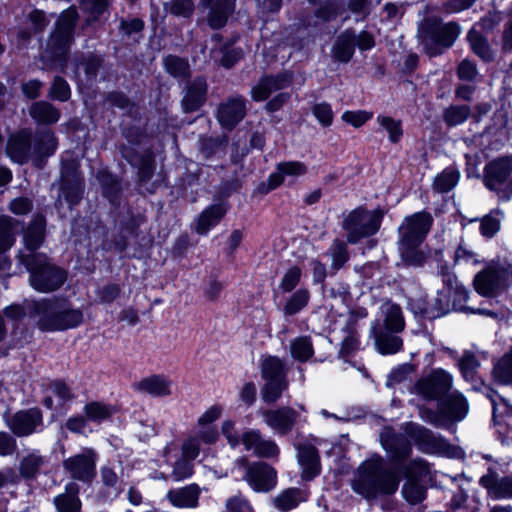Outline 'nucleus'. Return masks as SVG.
I'll return each instance as SVG.
<instances>
[{"label":"nucleus","mask_w":512,"mask_h":512,"mask_svg":"<svg viewBox=\"0 0 512 512\" xmlns=\"http://www.w3.org/2000/svg\"><path fill=\"white\" fill-rule=\"evenodd\" d=\"M30 317L42 331H65L79 327L84 321L83 310L68 299L43 298L30 306Z\"/></svg>","instance_id":"1"},{"label":"nucleus","mask_w":512,"mask_h":512,"mask_svg":"<svg viewBox=\"0 0 512 512\" xmlns=\"http://www.w3.org/2000/svg\"><path fill=\"white\" fill-rule=\"evenodd\" d=\"M399 487V478L389 470L382 457L376 456L364 461L352 481V489L366 499L380 494H394Z\"/></svg>","instance_id":"2"},{"label":"nucleus","mask_w":512,"mask_h":512,"mask_svg":"<svg viewBox=\"0 0 512 512\" xmlns=\"http://www.w3.org/2000/svg\"><path fill=\"white\" fill-rule=\"evenodd\" d=\"M433 223L427 212H417L407 216L399 227V250L402 258L410 265L421 266L427 254L420 248Z\"/></svg>","instance_id":"3"},{"label":"nucleus","mask_w":512,"mask_h":512,"mask_svg":"<svg viewBox=\"0 0 512 512\" xmlns=\"http://www.w3.org/2000/svg\"><path fill=\"white\" fill-rule=\"evenodd\" d=\"M380 440L385 451L390 455V460L407 480L420 481L428 476V464L420 458L413 459L402 464L411 454L412 448L409 441L400 434H396L391 428H384L380 434Z\"/></svg>","instance_id":"4"},{"label":"nucleus","mask_w":512,"mask_h":512,"mask_svg":"<svg viewBox=\"0 0 512 512\" xmlns=\"http://www.w3.org/2000/svg\"><path fill=\"white\" fill-rule=\"evenodd\" d=\"M18 259L30 273L31 286L39 292L56 291L66 281V272L50 263L47 256L42 253L25 254L20 252Z\"/></svg>","instance_id":"5"},{"label":"nucleus","mask_w":512,"mask_h":512,"mask_svg":"<svg viewBox=\"0 0 512 512\" xmlns=\"http://www.w3.org/2000/svg\"><path fill=\"white\" fill-rule=\"evenodd\" d=\"M460 34V27L454 23L441 24L426 19L420 26L419 35L425 52L433 57L451 47Z\"/></svg>","instance_id":"6"},{"label":"nucleus","mask_w":512,"mask_h":512,"mask_svg":"<svg viewBox=\"0 0 512 512\" xmlns=\"http://www.w3.org/2000/svg\"><path fill=\"white\" fill-rule=\"evenodd\" d=\"M383 213L380 210L357 208L343 221V229L347 233V241L357 244L363 238L374 235L380 228Z\"/></svg>","instance_id":"7"},{"label":"nucleus","mask_w":512,"mask_h":512,"mask_svg":"<svg viewBox=\"0 0 512 512\" xmlns=\"http://www.w3.org/2000/svg\"><path fill=\"white\" fill-rule=\"evenodd\" d=\"M485 186L501 200L512 197V158H499L488 163L484 171Z\"/></svg>","instance_id":"8"},{"label":"nucleus","mask_w":512,"mask_h":512,"mask_svg":"<svg viewBox=\"0 0 512 512\" xmlns=\"http://www.w3.org/2000/svg\"><path fill=\"white\" fill-rule=\"evenodd\" d=\"M77 19L75 8L64 11L57 23L54 32L47 43V52L53 59H60L66 56L72 43V33Z\"/></svg>","instance_id":"9"},{"label":"nucleus","mask_w":512,"mask_h":512,"mask_svg":"<svg viewBox=\"0 0 512 512\" xmlns=\"http://www.w3.org/2000/svg\"><path fill=\"white\" fill-rule=\"evenodd\" d=\"M453 386V376L442 368H435L415 384L416 393L427 400H439L448 394Z\"/></svg>","instance_id":"10"},{"label":"nucleus","mask_w":512,"mask_h":512,"mask_svg":"<svg viewBox=\"0 0 512 512\" xmlns=\"http://www.w3.org/2000/svg\"><path fill=\"white\" fill-rule=\"evenodd\" d=\"M468 412V403L458 392L444 397L439 403L437 413L429 412L424 418L435 426L444 425V420H462Z\"/></svg>","instance_id":"11"},{"label":"nucleus","mask_w":512,"mask_h":512,"mask_svg":"<svg viewBox=\"0 0 512 512\" xmlns=\"http://www.w3.org/2000/svg\"><path fill=\"white\" fill-rule=\"evenodd\" d=\"M97 453L91 448H84L80 453L63 461V468L71 478L90 482L96 475Z\"/></svg>","instance_id":"12"},{"label":"nucleus","mask_w":512,"mask_h":512,"mask_svg":"<svg viewBox=\"0 0 512 512\" xmlns=\"http://www.w3.org/2000/svg\"><path fill=\"white\" fill-rule=\"evenodd\" d=\"M6 425L18 437L29 436L43 428V415L40 409L20 410L11 416H5Z\"/></svg>","instance_id":"13"},{"label":"nucleus","mask_w":512,"mask_h":512,"mask_svg":"<svg viewBox=\"0 0 512 512\" xmlns=\"http://www.w3.org/2000/svg\"><path fill=\"white\" fill-rule=\"evenodd\" d=\"M508 271L499 265H490L476 274L475 290L482 296H495L506 285Z\"/></svg>","instance_id":"14"},{"label":"nucleus","mask_w":512,"mask_h":512,"mask_svg":"<svg viewBox=\"0 0 512 512\" xmlns=\"http://www.w3.org/2000/svg\"><path fill=\"white\" fill-rule=\"evenodd\" d=\"M260 414L264 423L279 436L289 434L293 430L299 416L296 410L287 406L262 410Z\"/></svg>","instance_id":"15"},{"label":"nucleus","mask_w":512,"mask_h":512,"mask_svg":"<svg viewBox=\"0 0 512 512\" xmlns=\"http://www.w3.org/2000/svg\"><path fill=\"white\" fill-rule=\"evenodd\" d=\"M244 479L256 492H269L277 483L276 471L263 462L248 465Z\"/></svg>","instance_id":"16"},{"label":"nucleus","mask_w":512,"mask_h":512,"mask_svg":"<svg viewBox=\"0 0 512 512\" xmlns=\"http://www.w3.org/2000/svg\"><path fill=\"white\" fill-rule=\"evenodd\" d=\"M6 155L18 164H24L33 158L32 132L22 129L11 134L6 144Z\"/></svg>","instance_id":"17"},{"label":"nucleus","mask_w":512,"mask_h":512,"mask_svg":"<svg viewBox=\"0 0 512 512\" xmlns=\"http://www.w3.org/2000/svg\"><path fill=\"white\" fill-rule=\"evenodd\" d=\"M247 100L242 96L228 98L220 104L217 119L222 127L233 129L246 115Z\"/></svg>","instance_id":"18"},{"label":"nucleus","mask_w":512,"mask_h":512,"mask_svg":"<svg viewBox=\"0 0 512 512\" xmlns=\"http://www.w3.org/2000/svg\"><path fill=\"white\" fill-rule=\"evenodd\" d=\"M292 83V75L283 72L275 76L262 77L251 89V98L256 102L267 100L273 92L285 89Z\"/></svg>","instance_id":"19"},{"label":"nucleus","mask_w":512,"mask_h":512,"mask_svg":"<svg viewBox=\"0 0 512 512\" xmlns=\"http://www.w3.org/2000/svg\"><path fill=\"white\" fill-rule=\"evenodd\" d=\"M222 433L231 447L235 448L242 443L245 450H252L254 453L263 439L260 431L256 429L247 430L240 436L235 429V423L231 420L222 423Z\"/></svg>","instance_id":"20"},{"label":"nucleus","mask_w":512,"mask_h":512,"mask_svg":"<svg viewBox=\"0 0 512 512\" xmlns=\"http://www.w3.org/2000/svg\"><path fill=\"white\" fill-rule=\"evenodd\" d=\"M134 389L153 397H166L172 393V381L164 375H151L134 383Z\"/></svg>","instance_id":"21"},{"label":"nucleus","mask_w":512,"mask_h":512,"mask_svg":"<svg viewBox=\"0 0 512 512\" xmlns=\"http://www.w3.org/2000/svg\"><path fill=\"white\" fill-rule=\"evenodd\" d=\"M16 223L8 216H0V271L10 268V261L5 254L15 242Z\"/></svg>","instance_id":"22"},{"label":"nucleus","mask_w":512,"mask_h":512,"mask_svg":"<svg viewBox=\"0 0 512 512\" xmlns=\"http://www.w3.org/2000/svg\"><path fill=\"white\" fill-rule=\"evenodd\" d=\"M377 350L383 355L395 354L402 350L403 340L396 333L384 330L379 323L372 326Z\"/></svg>","instance_id":"23"},{"label":"nucleus","mask_w":512,"mask_h":512,"mask_svg":"<svg viewBox=\"0 0 512 512\" xmlns=\"http://www.w3.org/2000/svg\"><path fill=\"white\" fill-rule=\"evenodd\" d=\"M202 4L209 8V25L218 29L225 25L228 16L234 9L233 0H201Z\"/></svg>","instance_id":"24"},{"label":"nucleus","mask_w":512,"mask_h":512,"mask_svg":"<svg viewBox=\"0 0 512 512\" xmlns=\"http://www.w3.org/2000/svg\"><path fill=\"white\" fill-rule=\"evenodd\" d=\"M379 313L383 318V329L399 333L404 330L405 321L401 307L392 301L381 304Z\"/></svg>","instance_id":"25"},{"label":"nucleus","mask_w":512,"mask_h":512,"mask_svg":"<svg viewBox=\"0 0 512 512\" xmlns=\"http://www.w3.org/2000/svg\"><path fill=\"white\" fill-rule=\"evenodd\" d=\"M410 434L420 448L426 452H435L447 446L444 438L420 425H412Z\"/></svg>","instance_id":"26"},{"label":"nucleus","mask_w":512,"mask_h":512,"mask_svg":"<svg viewBox=\"0 0 512 512\" xmlns=\"http://www.w3.org/2000/svg\"><path fill=\"white\" fill-rule=\"evenodd\" d=\"M307 172V167L299 161L281 162L276 167V172L269 176V189H275L281 185L286 177H299Z\"/></svg>","instance_id":"27"},{"label":"nucleus","mask_w":512,"mask_h":512,"mask_svg":"<svg viewBox=\"0 0 512 512\" xmlns=\"http://www.w3.org/2000/svg\"><path fill=\"white\" fill-rule=\"evenodd\" d=\"M207 92L206 80L197 77L187 88L186 94L182 100L183 108L186 112L198 110L205 102Z\"/></svg>","instance_id":"28"},{"label":"nucleus","mask_w":512,"mask_h":512,"mask_svg":"<svg viewBox=\"0 0 512 512\" xmlns=\"http://www.w3.org/2000/svg\"><path fill=\"white\" fill-rule=\"evenodd\" d=\"M480 484L494 499H512V477L497 479L494 475L487 474L480 478Z\"/></svg>","instance_id":"29"},{"label":"nucleus","mask_w":512,"mask_h":512,"mask_svg":"<svg viewBox=\"0 0 512 512\" xmlns=\"http://www.w3.org/2000/svg\"><path fill=\"white\" fill-rule=\"evenodd\" d=\"M200 490L196 484L172 489L167 493L170 503L178 508H195L198 505Z\"/></svg>","instance_id":"30"},{"label":"nucleus","mask_w":512,"mask_h":512,"mask_svg":"<svg viewBox=\"0 0 512 512\" xmlns=\"http://www.w3.org/2000/svg\"><path fill=\"white\" fill-rule=\"evenodd\" d=\"M33 158L41 161L45 157H49L57 149V139L51 130H41L35 134L32 141Z\"/></svg>","instance_id":"31"},{"label":"nucleus","mask_w":512,"mask_h":512,"mask_svg":"<svg viewBox=\"0 0 512 512\" xmlns=\"http://www.w3.org/2000/svg\"><path fill=\"white\" fill-rule=\"evenodd\" d=\"M227 209L223 204H214L204 209L198 216L195 231L198 234H207L215 227L226 214Z\"/></svg>","instance_id":"32"},{"label":"nucleus","mask_w":512,"mask_h":512,"mask_svg":"<svg viewBox=\"0 0 512 512\" xmlns=\"http://www.w3.org/2000/svg\"><path fill=\"white\" fill-rule=\"evenodd\" d=\"M298 461L303 469L304 479L310 480L319 473V455L312 445H301L298 448Z\"/></svg>","instance_id":"33"},{"label":"nucleus","mask_w":512,"mask_h":512,"mask_svg":"<svg viewBox=\"0 0 512 512\" xmlns=\"http://www.w3.org/2000/svg\"><path fill=\"white\" fill-rule=\"evenodd\" d=\"M79 486L70 482L65 486V491L54 498L57 512H80L81 502L78 497Z\"/></svg>","instance_id":"34"},{"label":"nucleus","mask_w":512,"mask_h":512,"mask_svg":"<svg viewBox=\"0 0 512 512\" xmlns=\"http://www.w3.org/2000/svg\"><path fill=\"white\" fill-rule=\"evenodd\" d=\"M29 114L37 123L54 124L60 118V111L46 101L35 102L29 109Z\"/></svg>","instance_id":"35"},{"label":"nucleus","mask_w":512,"mask_h":512,"mask_svg":"<svg viewBox=\"0 0 512 512\" xmlns=\"http://www.w3.org/2000/svg\"><path fill=\"white\" fill-rule=\"evenodd\" d=\"M458 368L462 377L472 383L481 382L478 374L480 368V360L478 356L470 351H465L458 360Z\"/></svg>","instance_id":"36"},{"label":"nucleus","mask_w":512,"mask_h":512,"mask_svg":"<svg viewBox=\"0 0 512 512\" xmlns=\"http://www.w3.org/2000/svg\"><path fill=\"white\" fill-rule=\"evenodd\" d=\"M45 221L42 216L35 217L24 233V244L29 254L41 245L44 238Z\"/></svg>","instance_id":"37"},{"label":"nucleus","mask_w":512,"mask_h":512,"mask_svg":"<svg viewBox=\"0 0 512 512\" xmlns=\"http://www.w3.org/2000/svg\"><path fill=\"white\" fill-rule=\"evenodd\" d=\"M356 34L352 31H345L341 34L333 48V56L340 62H348L353 54L355 48Z\"/></svg>","instance_id":"38"},{"label":"nucleus","mask_w":512,"mask_h":512,"mask_svg":"<svg viewBox=\"0 0 512 512\" xmlns=\"http://www.w3.org/2000/svg\"><path fill=\"white\" fill-rule=\"evenodd\" d=\"M48 395L44 399V405L48 409L54 407L53 396L58 399V405H63L65 402L74 398L71 388L62 381H52L47 387Z\"/></svg>","instance_id":"39"},{"label":"nucleus","mask_w":512,"mask_h":512,"mask_svg":"<svg viewBox=\"0 0 512 512\" xmlns=\"http://www.w3.org/2000/svg\"><path fill=\"white\" fill-rule=\"evenodd\" d=\"M310 291L307 288H300L293 292L283 306L285 316H293L300 313L310 301Z\"/></svg>","instance_id":"40"},{"label":"nucleus","mask_w":512,"mask_h":512,"mask_svg":"<svg viewBox=\"0 0 512 512\" xmlns=\"http://www.w3.org/2000/svg\"><path fill=\"white\" fill-rule=\"evenodd\" d=\"M302 501H305V497L300 489L288 488L273 499V504L278 510L287 512L296 508Z\"/></svg>","instance_id":"41"},{"label":"nucleus","mask_w":512,"mask_h":512,"mask_svg":"<svg viewBox=\"0 0 512 512\" xmlns=\"http://www.w3.org/2000/svg\"><path fill=\"white\" fill-rule=\"evenodd\" d=\"M261 372L265 380H286L284 363L275 356H268L262 361Z\"/></svg>","instance_id":"42"},{"label":"nucleus","mask_w":512,"mask_h":512,"mask_svg":"<svg viewBox=\"0 0 512 512\" xmlns=\"http://www.w3.org/2000/svg\"><path fill=\"white\" fill-rule=\"evenodd\" d=\"M45 463L46 458L40 455L38 451H33L23 457L19 470L23 477L33 478L40 472Z\"/></svg>","instance_id":"43"},{"label":"nucleus","mask_w":512,"mask_h":512,"mask_svg":"<svg viewBox=\"0 0 512 512\" xmlns=\"http://www.w3.org/2000/svg\"><path fill=\"white\" fill-rule=\"evenodd\" d=\"M100 479L109 496L116 497L122 491V481L116 471L108 466H102L100 469Z\"/></svg>","instance_id":"44"},{"label":"nucleus","mask_w":512,"mask_h":512,"mask_svg":"<svg viewBox=\"0 0 512 512\" xmlns=\"http://www.w3.org/2000/svg\"><path fill=\"white\" fill-rule=\"evenodd\" d=\"M376 122L387 132L390 142L398 143L401 140L403 135L401 120L380 114L377 116Z\"/></svg>","instance_id":"45"},{"label":"nucleus","mask_w":512,"mask_h":512,"mask_svg":"<svg viewBox=\"0 0 512 512\" xmlns=\"http://www.w3.org/2000/svg\"><path fill=\"white\" fill-rule=\"evenodd\" d=\"M290 352L294 359L307 361L314 353L310 337L301 336L294 339L290 344Z\"/></svg>","instance_id":"46"},{"label":"nucleus","mask_w":512,"mask_h":512,"mask_svg":"<svg viewBox=\"0 0 512 512\" xmlns=\"http://www.w3.org/2000/svg\"><path fill=\"white\" fill-rule=\"evenodd\" d=\"M329 254L332 260L331 268L335 271L341 269L350 258L347 244L339 239H335L332 242L329 248Z\"/></svg>","instance_id":"47"},{"label":"nucleus","mask_w":512,"mask_h":512,"mask_svg":"<svg viewBox=\"0 0 512 512\" xmlns=\"http://www.w3.org/2000/svg\"><path fill=\"white\" fill-rule=\"evenodd\" d=\"M458 180L459 172L452 167H448L435 178L434 189L441 193L448 192L456 186Z\"/></svg>","instance_id":"48"},{"label":"nucleus","mask_w":512,"mask_h":512,"mask_svg":"<svg viewBox=\"0 0 512 512\" xmlns=\"http://www.w3.org/2000/svg\"><path fill=\"white\" fill-rule=\"evenodd\" d=\"M84 413L89 421L100 423L108 419L113 410L110 406L102 402H90L84 406Z\"/></svg>","instance_id":"49"},{"label":"nucleus","mask_w":512,"mask_h":512,"mask_svg":"<svg viewBox=\"0 0 512 512\" xmlns=\"http://www.w3.org/2000/svg\"><path fill=\"white\" fill-rule=\"evenodd\" d=\"M471 49L484 60H490L492 55L489 46L483 36L475 29H471L467 35Z\"/></svg>","instance_id":"50"},{"label":"nucleus","mask_w":512,"mask_h":512,"mask_svg":"<svg viewBox=\"0 0 512 512\" xmlns=\"http://www.w3.org/2000/svg\"><path fill=\"white\" fill-rule=\"evenodd\" d=\"M470 112V107L467 105L450 106L444 112V120L449 126H457L468 119Z\"/></svg>","instance_id":"51"},{"label":"nucleus","mask_w":512,"mask_h":512,"mask_svg":"<svg viewBox=\"0 0 512 512\" xmlns=\"http://www.w3.org/2000/svg\"><path fill=\"white\" fill-rule=\"evenodd\" d=\"M494 375L501 383L512 384V350L496 363Z\"/></svg>","instance_id":"52"},{"label":"nucleus","mask_w":512,"mask_h":512,"mask_svg":"<svg viewBox=\"0 0 512 512\" xmlns=\"http://www.w3.org/2000/svg\"><path fill=\"white\" fill-rule=\"evenodd\" d=\"M287 385L286 380H266V384L262 389V399L267 403L276 402L287 388Z\"/></svg>","instance_id":"53"},{"label":"nucleus","mask_w":512,"mask_h":512,"mask_svg":"<svg viewBox=\"0 0 512 512\" xmlns=\"http://www.w3.org/2000/svg\"><path fill=\"white\" fill-rule=\"evenodd\" d=\"M124 157H126L132 165L139 166L138 173H139V177H140L141 181H146L151 178V176L153 174V170H154V166H153L154 159L151 154H146V155L142 156L141 158H139V157L129 158L126 154H124Z\"/></svg>","instance_id":"54"},{"label":"nucleus","mask_w":512,"mask_h":512,"mask_svg":"<svg viewBox=\"0 0 512 512\" xmlns=\"http://www.w3.org/2000/svg\"><path fill=\"white\" fill-rule=\"evenodd\" d=\"M502 212L499 210H493L490 214L483 217L480 225L481 234L485 237H492L498 232L500 227V221Z\"/></svg>","instance_id":"55"},{"label":"nucleus","mask_w":512,"mask_h":512,"mask_svg":"<svg viewBox=\"0 0 512 512\" xmlns=\"http://www.w3.org/2000/svg\"><path fill=\"white\" fill-rule=\"evenodd\" d=\"M302 269L299 266L290 267L283 275L280 282V289L283 292H291L300 282Z\"/></svg>","instance_id":"56"},{"label":"nucleus","mask_w":512,"mask_h":512,"mask_svg":"<svg viewBox=\"0 0 512 512\" xmlns=\"http://www.w3.org/2000/svg\"><path fill=\"white\" fill-rule=\"evenodd\" d=\"M418 481L408 480L402 488L404 498L411 504L421 502L425 497L424 488L417 483Z\"/></svg>","instance_id":"57"},{"label":"nucleus","mask_w":512,"mask_h":512,"mask_svg":"<svg viewBox=\"0 0 512 512\" xmlns=\"http://www.w3.org/2000/svg\"><path fill=\"white\" fill-rule=\"evenodd\" d=\"M167 72L175 77L185 76L188 72V63L176 56H167L164 59Z\"/></svg>","instance_id":"58"},{"label":"nucleus","mask_w":512,"mask_h":512,"mask_svg":"<svg viewBox=\"0 0 512 512\" xmlns=\"http://www.w3.org/2000/svg\"><path fill=\"white\" fill-rule=\"evenodd\" d=\"M373 117V113L365 110L356 111H345L343 112L341 119L352 125L355 128L363 126L368 120Z\"/></svg>","instance_id":"59"},{"label":"nucleus","mask_w":512,"mask_h":512,"mask_svg":"<svg viewBox=\"0 0 512 512\" xmlns=\"http://www.w3.org/2000/svg\"><path fill=\"white\" fill-rule=\"evenodd\" d=\"M312 113L324 127H329L333 122L334 115L329 103L322 102L315 104L312 107Z\"/></svg>","instance_id":"60"},{"label":"nucleus","mask_w":512,"mask_h":512,"mask_svg":"<svg viewBox=\"0 0 512 512\" xmlns=\"http://www.w3.org/2000/svg\"><path fill=\"white\" fill-rule=\"evenodd\" d=\"M165 6L176 16L189 17L194 11L193 0H171Z\"/></svg>","instance_id":"61"},{"label":"nucleus","mask_w":512,"mask_h":512,"mask_svg":"<svg viewBox=\"0 0 512 512\" xmlns=\"http://www.w3.org/2000/svg\"><path fill=\"white\" fill-rule=\"evenodd\" d=\"M50 97L59 101H67L70 97V87L61 77H56L50 89Z\"/></svg>","instance_id":"62"},{"label":"nucleus","mask_w":512,"mask_h":512,"mask_svg":"<svg viewBox=\"0 0 512 512\" xmlns=\"http://www.w3.org/2000/svg\"><path fill=\"white\" fill-rule=\"evenodd\" d=\"M191 462L192 460H188L183 456L182 459L176 461L172 471V477L175 481H182L192 475L193 464Z\"/></svg>","instance_id":"63"},{"label":"nucleus","mask_w":512,"mask_h":512,"mask_svg":"<svg viewBox=\"0 0 512 512\" xmlns=\"http://www.w3.org/2000/svg\"><path fill=\"white\" fill-rule=\"evenodd\" d=\"M226 509L228 512H251L252 507L243 496L235 495L227 499Z\"/></svg>","instance_id":"64"}]
</instances>
